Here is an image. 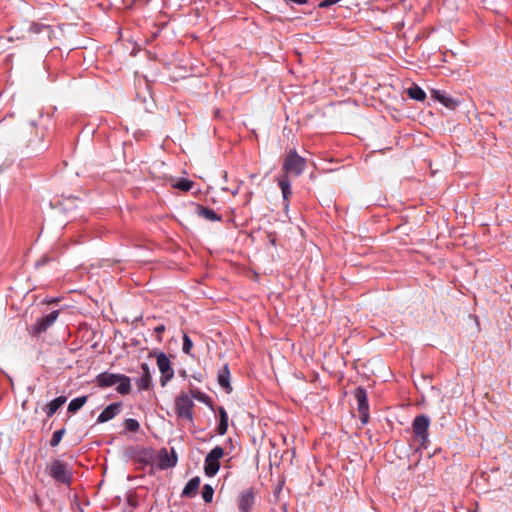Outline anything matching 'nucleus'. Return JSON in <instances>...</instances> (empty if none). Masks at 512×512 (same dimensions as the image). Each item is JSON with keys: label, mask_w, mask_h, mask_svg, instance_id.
<instances>
[{"label": "nucleus", "mask_w": 512, "mask_h": 512, "mask_svg": "<svg viewBox=\"0 0 512 512\" xmlns=\"http://www.w3.org/2000/svg\"><path fill=\"white\" fill-rule=\"evenodd\" d=\"M430 425V419L426 415H418L412 422V430L414 433V438L419 442L421 447H426V442L428 440V429Z\"/></svg>", "instance_id": "4"}, {"label": "nucleus", "mask_w": 512, "mask_h": 512, "mask_svg": "<svg viewBox=\"0 0 512 512\" xmlns=\"http://www.w3.org/2000/svg\"><path fill=\"white\" fill-rule=\"evenodd\" d=\"M306 166V160L299 156L296 150H290L283 161L282 170L283 175L292 174L294 176H300Z\"/></svg>", "instance_id": "3"}, {"label": "nucleus", "mask_w": 512, "mask_h": 512, "mask_svg": "<svg viewBox=\"0 0 512 512\" xmlns=\"http://www.w3.org/2000/svg\"><path fill=\"white\" fill-rule=\"evenodd\" d=\"M178 461L177 454L174 449L169 453L167 449L163 448L158 454V467L162 470L176 466Z\"/></svg>", "instance_id": "10"}, {"label": "nucleus", "mask_w": 512, "mask_h": 512, "mask_svg": "<svg viewBox=\"0 0 512 512\" xmlns=\"http://www.w3.org/2000/svg\"><path fill=\"white\" fill-rule=\"evenodd\" d=\"M192 186H193V182L188 179H181L178 182H176V184L174 185L175 188H178L185 192L189 191L192 188Z\"/></svg>", "instance_id": "26"}, {"label": "nucleus", "mask_w": 512, "mask_h": 512, "mask_svg": "<svg viewBox=\"0 0 512 512\" xmlns=\"http://www.w3.org/2000/svg\"><path fill=\"white\" fill-rule=\"evenodd\" d=\"M340 0H323L319 3L320 8H327L330 7L336 3H338Z\"/></svg>", "instance_id": "29"}, {"label": "nucleus", "mask_w": 512, "mask_h": 512, "mask_svg": "<svg viewBox=\"0 0 512 512\" xmlns=\"http://www.w3.org/2000/svg\"><path fill=\"white\" fill-rule=\"evenodd\" d=\"M142 375L136 380L139 390H149L152 386V377L150 367L147 363L141 364Z\"/></svg>", "instance_id": "12"}, {"label": "nucleus", "mask_w": 512, "mask_h": 512, "mask_svg": "<svg viewBox=\"0 0 512 512\" xmlns=\"http://www.w3.org/2000/svg\"><path fill=\"white\" fill-rule=\"evenodd\" d=\"M218 411H219L220 421H219V425L217 427V433L219 435H224V434H226L227 429H228V415L223 407H219Z\"/></svg>", "instance_id": "20"}, {"label": "nucleus", "mask_w": 512, "mask_h": 512, "mask_svg": "<svg viewBox=\"0 0 512 512\" xmlns=\"http://www.w3.org/2000/svg\"><path fill=\"white\" fill-rule=\"evenodd\" d=\"M121 408V403H111L109 404L98 416L97 421L99 423L107 422L113 419L119 412Z\"/></svg>", "instance_id": "13"}, {"label": "nucleus", "mask_w": 512, "mask_h": 512, "mask_svg": "<svg viewBox=\"0 0 512 512\" xmlns=\"http://www.w3.org/2000/svg\"><path fill=\"white\" fill-rule=\"evenodd\" d=\"M154 331H155V333L160 335L161 333H163L165 331V326L164 325H158L157 327H155Z\"/></svg>", "instance_id": "31"}, {"label": "nucleus", "mask_w": 512, "mask_h": 512, "mask_svg": "<svg viewBox=\"0 0 512 512\" xmlns=\"http://www.w3.org/2000/svg\"><path fill=\"white\" fill-rule=\"evenodd\" d=\"M432 97L449 109H454L458 105V102L455 99L447 96L439 90H433Z\"/></svg>", "instance_id": "18"}, {"label": "nucleus", "mask_w": 512, "mask_h": 512, "mask_svg": "<svg viewBox=\"0 0 512 512\" xmlns=\"http://www.w3.org/2000/svg\"><path fill=\"white\" fill-rule=\"evenodd\" d=\"M196 214L199 217H202L211 222L222 220V217L220 215H218L214 210L204 207L202 205H197Z\"/></svg>", "instance_id": "17"}, {"label": "nucleus", "mask_w": 512, "mask_h": 512, "mask_svg": "<svg viewBox=\"0 0 512 512\" xmlns=\"http://www.w3.org/2000/svg\"><path fill=\"white\" fill-rule=\"evenodd\" d=\"M213 495H214V490L213 488L206 484L204 485L203 487V490H202V498L203 500L206 502V503H210L213 499Z\"/></svg>", "instance_id": "25"}, {"label": "nucleus", "mask_w": 512, "mask_h": 512, "mask_svg": "<svg viewBox=\"0 0 512 512\" xmlns=\"http://www.w3.org/2000/svg\"><path fill=\"white\" fill-rule=\"evenodd\" d=\"M66 401H67L66 396H59V397L55 398L54 400H52L51 402H49L48 404H46L43 408L44 412L46 413V416L48 418H51L57 412V410L62 405L65 404Z\"/></svg>", "instance_id": "15"}, {"label": "nucleus", "mask_w": 512, "mask_h": 512, "mask_svg": "<svg viewBox=\"0 0 512 512\" xmlns=\"http://www.w3.org/2000/svg\"><path fill=\"white\" fill-rule=\"evenodd\" d=\"M192 396L194 398H196L197 400L202 401L204 403H208L210 401V398L207 395H205L202 392L197 391V390L192 391Z\"/></svg>", "instance_id": "28"}, {"label": "nucleus", "mask_w": 512, "mask_h": 512, "mask_svg": "<svg viewBox=\"0 0 512 512\" xmlns=\"http://www.w3.org/2000/svg\"><path fill=\"white\" fill-rule=\"evenodd\" d=\"M126 430L130 432H137L140 429V424L136 419L129 418L124 422Z\"/></svg>", "instance_id": "24"}, {"label": "nucleus", "mask_w": 512, "mask_h": 512, "mask_svg": "<svg viewBox=\"0 0 512 512\" xmlns=\"http://www.w3.org/2000/svg\"><path fill=\"white\" fill-rule=\"evenodd\" d=\"M278 185L282 191L284 207H285V209H287L288 205H289V197L292 194L291 183H290L289 177L287 175L279 176Z\"/></svg>", "instance_id": "14"}, {"label": "nucleus", "mask_w": 512, "mask_h": 512, "mask_svg": "<svg viewBox=\"0 0 512 512\" xmlns=\"http://www.w3.org/2000/svg\"><path fill=\"white\" fill-rule=\"evenodd\" d=\"M287 4L295 3V4H304L307 2V0H284Z\"/></svg>", "instance_id": "30"}, {"label": "nucleus", "mask_w": 512, "mask_h": 512, "mask_svg": "<svg viewBox=\"0 0 512 512\" xmlns=\"http://www.w3.org/2000/svg\"><path fill=\"white\" fill-rule=\"evenodd\" d=\"M192 348H193L192 340L189 338V336L187 334H184L183 335V346H182L183 352L187 355H191Z\"/></svg>", "instance_id": "27"}, {"label": "nucleus", "mask_w": 512, "mask_h": 512, "mask_svg": "<svg viewBox=\"0 0 512 512\" xmlns=\"http://www.w3.org/2000/svg\"><path fill=\"white\" fill-rule=\"evenodd\" d=\"M58 316H59V311L54 310L51 313H49L48 315L38 319L36 321V323L33 325V328H32L33 333L36 335H39V334L47 331V329L55 323Z\"/></svg>", "instance_id": "9"}, {"label": "nucleus", "mask_w": 512, "mask_h": 512, "mask_svg": "<svg viewBox=\"0 0 512 512\" xmlns=\"http://www.w3.org/2000/svg\"><path fill=\"white\" fill-rule=\"evenodd\" d=\"M46 472L56 482L70 485L72 481V471L68 468V465L58 459H54L46 467Z\"/></svg>", "instance_id": "2"}, {"label": "nucleus", "mask_w": 512, "mask_h": 512, "mask_svg": "<svg viewBox=\"0 0 512 512\" xmlns=\"http://www.w3.org/2000/svg\"><path fill=\"white\" fill-rule=\"evenodd\" d=\"M218 383L227 393L232 391L230 384V371L227 364L218 372Z\"/></svg>", "instance_id": "16"}, {"label": "nucleus", "mask_w": 512, "mask_h": 512, "mask_svg": "<svg viewBox=\"0 0 512 512\" xmlns=\"http://www.w3.org/2000/svg\"><path fill=\"white\" fill-rule=\"evenodd\" d=\"M65 433H66V430L64 428L55 431L51 437L50 445L52 447L57 446L61 442Z\"/></svg>", "instance_id": "23"}, {"label": "nucleus", "mask_w": 512, "mask_h": 512, "mask_svg": "<svg viewBox=\"0 0 512 512\" xmlns=\"http://www.w3.org/2000/svg\"><path fill=\"white\" fill-rule=\"evenodd\" d=\"M255 504V494L252 488L244 490L238 498V508L240 512H251Z\"/></svg>", "instance_id": "11"}, {"label": "nucleus", "mask_w": 512, "mask_h": 512, "mask_svg": "<svg viewBox=\"0 0 512 512\" xmlns=\"http://www.w3.org/2000/svg\"><path fill=\"white\" fill-rule=\"evenodd\" d=\"M199 486H200V478L198 476L190 479L182 491V496L194 497L197 494Z\"/></svg>", "instance_id": "19"}, {"label": "nucleus", "mask_w": 512, "mask_h": 512, "mask_svg": "<svg viewBox=\"0 0 512 512\" xmlns=\"http://www.w3.org/2000/svg\"><path fill=\"white\" fill-rule=\"evenodd\" d=\"M87 402V396H81L77 397L70 401L68 405V411L70 413H76L78 410H80L85 403Z\"/></svg>", "instance_id": "22"}, {"label": "nucleus", "mask_w": 512, "mask_h": 512, "mask_svg": "<svg viewBox=\"0 0 512 512\" xmlns=\"http://www.w3.org/2000/svg\"><path fill=\"white\" fill-rule=\"evenodd\" d=\"M194 402L186 393H181L175 399V412L179 418L193 422Z\"/></svg>", "instance_id": "6"}, {"label": "nucleus", "mask_w": 512, "mask_h": 512, "mask_svg": "<svg viewBox=\"0 0 512 512\" xmlns=\"http://www.w3.org/2000/svg\"><path fill=\"white\" fill-rule=\"evenodd\" d=\"M157 359V366L161 373L160 383L161 386L166 384L174 377V369L172 368L171 361L163 352L155 353Z\"/></svg>", "instance_id": "7"}, {"label": "nucleus", "mask_w": 512, "mask_h": 512, "mask_svg": "<svg viewBox=\"0 0 512 512\" xmlns=\"http://www.w3.org/2000/svg\"><path fill=\"white\" fill-rule=\"evenodd\" d=\"M224 456V449L220 446L214 447L205 457L204 472L208 477L217 474L220 468V459Z\"/></svg>", "instance_id": "5"}, {"label": "nucleus", "mask_w": 512, "mask_h": 512, "mask_svg": "<svg viewBox=\"0 0 512 512\" xmlns=\"http://www.w3.org/2000/svg\"><path fill=\"white\" fill-rule=\"evenodd\" d=\"M354 397L357 401L358 411L360 413L362 423H367L369 418V405L366 390L359 386L354 390Z\"/></svg>", "instance_id": "8"}, {"label": "nucleus", "mask_w": 512, "mask_h": 512, "mask_svg": "<svg viewBox=\"0 0 512 512\" xmlns=\"http://www.w3.org/2000/svg\"><path fill=\"white\" fill-rule=\"evenodd\" d=\"M96 383L99 387H111L117 383L116 391L121 395H127L131 392V380L123 374H114L103 372L96 377Z\"/></svg>", "instance_id": "1"}, {"label": "nucleus", "mask_w": 512, "mask_h": 512, "mask_svg": "<svg viewBox=\"0 0 512 512\" xmlns=\"http://www.w3.org/2000/svg\"><path fill=\"white\" fill-rule=\"evenodd\" d=\"M407 95L414 100L423 101L426 98V93L418 85H413L407 89Z\"/></svg>", "instance_id": "21"}]
</instances>
